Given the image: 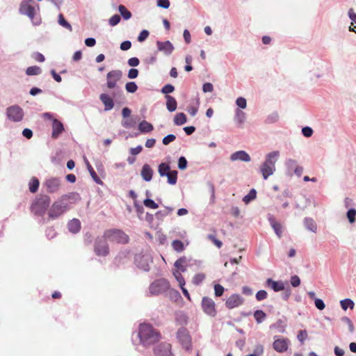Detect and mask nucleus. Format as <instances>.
Returning <instances> with one entry per match:
<instances>
[{
    "label": "nucleus",
    "instance_id": "nucleus-59",
    "mask_svg": "<svg viewBox=\"0 0 356 356\" xmlns=\"http://www.w3.org/2000/svg\"><path fill=\"white\" fill-rule=\"evenodd\" d=\"M291 284L293 287H297L300 284V280L298 276L293 275L291 278Z\"/></svg>",
    "mask_w": 356,
    "mask_h": 356
},
{
    "label": "nucleus",
    "instance_id": "nucleus-33",
    "mask_svg": "<svg viewBox=\"0 0 356 356\" xmlns=\"http://www.w3.org/2000/svg\"><path fill=\"white\" fill-rule=\"evenodd\" d=\"M170 170V165L165 163H161L158 167V172L161 177H165Z\"/></svg>",
    "mask_w": 356,
    "mask_h": 356
},
{
    "label": "nucleus",
    "instance_id": "nucleus-20",
    "mask_svg": "<svg viewBox=\"0 0 356 356\" xmlns=\"http://www.w3.org/2000/svg\"><path fill=\"white\" fill-rule=\"evenodd\" d=\"M153 172H154V171L152 169V168L149 166V165L144 164L142 168L140 175L145 181H149L152 179Z\"/></svg>",
    "mask_w": 356,
    "mask_h": 356
},
{
    "label": "nucleus",
    "instance_id": "nucleus-17",
    "mask_svg": "<svg viewBox=\"0 0 356 356\" xmlns=\"http://www.w3.org/2000/svg\"><path fill=\"white\" fill-rule=\"evenodd\" d=\"M157 48L159 51H163L166 55H170L174 50V47L170 41L156 42Z\"/></svg>",
    "mask_w": 356,
    "mask_h": 356
},
{
    "label": "nucleus",
    "instance_id": "nucleus-1",
    "mask_svg": "<svg viewBox=\"0 0 356 356\" xmlns=\"http://www.w3.org/2000/svg\"><path fill=\"white\" fill-rule=\"evenodd\" d=\"M138 337L140 342L146 346L159 341L161 339V334L150 324L143 323L140 325Z\"/></svg>",
    "mask_w": 356,
    "mask_h": 356
},
{
    "label": "nucleus",
    "instance_id": "nucleus-32",
    "mask_svg": "<svg viewBox=\"0 0 356 356\" xmlns=\"http://www.w3.org/2000/svg\"><path fill=\"white\" fill-rule=\"evenodd\" d=\"M86 165H87V168L90 172L92 178L93 179V180L97 184H102V183H103L102 181L97 176L95 170L92 168V167L91 166V165L90 164V163L88 161H86Z\"/></svg>",
    "mask_w": 356,
    "mask_h": 356
},
{
    "label": "nucleus",
    "instance_id": "nucleus-51",
    "mask_svg": "<svg viewBox=\"0 0 356 356\" xmlns=\"http://www.w3.org/2000/svg\"><path fill=\"white\" fill-rule=\"evenodd\" d=\"M268 293L264 290H260L256 293V299L261 301L267 298Z\"/></svg>",
    "mask_w": 356,
    "mask_h": 356
},
{
    "label": "nucleus",
    "instance_id": "nucleus-12",
    "mask_svg": "<svg viewBox=\"0 0 356 356\" xmlns=\"http://www.w3.org/2000/svg\"><path fill=\"white\" fill-rule=\"evenodd\" d=\"M6 114L8 118L13 122H19L24 117V111L18 106H12L7 108Z\"/></svg>",
    "mask_w": 356,
    "mask_h": 356
},
{
    "label": "nucleus",
    "instance_id": "nucleus-39",
    "mask_svg": "<svg viewBox=\"0 0 356 356\" xmlns=\"http://www.w3.org/2000/svg\"><path fill=\"white\" fill-rule=\"evenodd\" d=\"M182 272H180L178 270H175L173 271V275L175 276L177 281L179 282V285L180 286H185V280L184 277L181 275Z\"/></svg>",
    "mask_w": 356,
    "mask_h": 356
},
{
    "label": "nucleus",
    "instance_id": "nucleus-25",
    "mask_svg": "<svg viewBox=\"0 0 356 356\" xmlns=\"http://www.w3.org/2000/svg\"><path fill=\"white\" fill-rule=\"evenodd\" d=\"M166 107L170 112H173L177 109V103L175 97L170 95H165Z\"/></svg>",
    "mask_w": 356,
    "mask_h": 356
},
{
    "label": "nucleus",
    "instance_id": "nucleus-22",
    "mask_svg": "<svg viewBox=\"0 0 356 356\" xmlns=\"http://www.w3.org/2000/svg\"><path fill=\"white\" fill-rule=\"evenodd\" d=\"M63 202L70 201L71 203L75 204L81 200L79 194L76 192L69 193L68 194L64 195L60 198Z\"/></svg>",
    "mask_w": 356,
    "mask_h": 356
},
{
    "label": "nucleus",
    "instance_id": "nucleus-58",
    "mask_svg": "<svg viewBox=\"0 0 356 356\" xmlns=\"http://www.w3.org/2000/svg\"><path fill=\"white\" fill-rule=\"evenodd\" d=\"M135 122L133 119H127L125 120H123L122 122V125L124 128H131L134 126Z\"/></svg>",
    "mask_w": 356,
    "mask_h": 356
},
{
    "label": "nucleus",
    "instance_id": "nucleus-3",
    "mask_svg": "<svg viewBox=\"0 0 356 356\" xmlns=\"http://www.w3.org/2000/svg\"><path fill=\"white\" fill-rule=\"evenodd\" d=\"M104 237L111 243L126 244L129 241V237L122 230L118 229H107L104 232Z\"/></svg>",
    "mask_w": 356,
    "mask_h": 356
},
{
    "label": "nucleus",
    "instance_id": "nucleus-38",
    "mask_svg": "<svg viewBox=\"0 0 356 356\" xmlns=\"http://www.w3.org/2000/svg\"><path fill=\"white\" fill-rule=\"evenodd\" d=\"M42 70L40 69V67H38V66H31V67H29L26 70V73L27 75H38L41 73Z\"/></svg>",
    "mask_w": 356,
    "mask_h": 356
},
{
    "label": "nucleus",
    "instance_id": "nucleus-45",
    "mask_svg": "<svg viewBox=\"0 0 356 356\" xmlns=\"http://www.w3.org/2000/svg\"><path fill=\"white\" fill-rule=\"evenodd\" d=\"M144 205L150 209H156L159 207V205L152 200L151 199H145L143 201Z\"/></svg>",
    "mask_w": 356,
    "mask_h": 356
},
{
    "label": "nucleus",
    "instance_id": "nucleus-49",
    "mask_svg": "<svg viewBox=\"0 0 356 356\" xmlns=\"http://www.w3.org/2000/svg\"><path fill=\"white\" fill-rule=\"evenodd\" d=\"M174 90L175 88L172 85L167 84L162 88L161 92L166 95H169L168 94L172 92Z\"/></svg>",
    "mask_w": 356,
    "mask_h": 356
},
{
    "label": "nucleus",
    "instance_id": "nucleus-8",
    "mask_svg": "<svg viewBox=\"0 0 356 356\" xmlns=\"http://www.w3.org/2000/svg\"><path fill=\"white\" fill-rule=\"evenodd\" d=\"M170 287V284L165 279H160L154 281L149 286V292L152 295H159L166 291Z\"/></svg>",
    "mask_w": 356,
    "mask_h": 356
},
{
    "label": "nucleus",
    "instance_id": "nucleus-30",
    "mask_svg": "<svg viewBox=\"0 0 356 356\" xmlns=\"http://www.w3.org/2000/svg\"><path fill=\"white\" fill-rule=\"evenodd\" d=\"M177 170H170L165 177L168 178V184L171 185H175L177 181Z\"/></svg>",
    "mask_w": 356,
    "mask_h": 356
},
{
    "label": "nucleus",
    "instance_id": "nucleus-53",
    "mask_svg": "<svg viewBox=\"0 0 356 356\" xmlns=\"http://www.w3.org/2000/svg\"><path fill=\"white\" fill-rule=\"evenodd\" d=\"M187 166V161L185 157L181 156L178 161V168L180 170H184Z\"/></svg>",
    "mask_w": 356,
    "mask_h": 356
},
{
    "label": "nucleus",
    "instance_id": "nucleus-5",
    "mask_svg": "<svg viewBox=\"0 0 356 356\" xmlns=\"http://www.w3.org/2000/svg\"><path fill=\"white\" fill-rule=\"evenodd\" d=\"M50 204V197L44 195L38 198L32 205V210L36 215L43 216Z\"/></svg>",
    "mask_w": 356,
    "mask_h": 356
},
{
    "label": "nucleus",
    "instance_id": "nucleus-54",
    "mask_svg": "<svg viewBox=\"0 0 356 356\" xmlns=\"http://www.w3.org/2000/svg\"><path fill=\"white\" fill-rule=\"evenodd\" d=\"M236 105L241 108H245L247 106L246 99L243 97H238L236 101Z\"/></svg>",
    "mask_w": 356,
    "mask_h": 356
},
{
    "label": "nucleus",
    "instance_id": "nucleus-4",
    "mask_svg": "<svg viewBox=\"0 0 356 356\" xmlns=\"http://www.w3.org/2000/svg\"><path fill=\"white\" fill-rule=\"evenodd\" d=\"M69 208L70 206L68 203L63 202L60 199H59L51 207L48 213L49 217L51 219L57 218L69 209Z\"/></svg>",
    "mask_w": 356,
    "mask_h": 356
},
{
    "label": "nucleus",
    "instance_id": "nucleus-29",
    "mask_svg": "<svg viewBox=\"0 0 356 356\" xmlns=\"http://www.w3.org/2000/svg\"><path fill=\"white\" fill-rule=\"evenodd\" d=\"M187 121L186 115L184 113H177L174 118V123L176 125H182Z\"/></svg>",
    "mask_w": 356,
    "mask_h": 356
},
{
    "label": "nucleus",
    "instance_id": "nucleus-35",
    "mask_svg": "<svg viewBox=\"0 0 356 356\" xmlns=\"http://www.w3.org/2000/svg\"><path fill=\"white\" fill-rule=\"evenodd\" d=\"M172 247L174 250L181 252L184 250V245L182 241L179 240H175L172 242Z\"/></svg>",
    "mask_w": 356,
    "mask_h": 356
},
{
    "label": "nucleus",
    "instance_id": "nucleus-28",
    "mask_svg": "<svg viewBox=\"0 0 356 356\" xmlns=\"http://www.w3.org/2000/svg\"><path fill=\"white\" fill-rule=\"evenodd\" d=\"M138 129L143 133H149L153 130L154 127L152 124L143 120L139 124Z\"/></svg>",
    "mask_w": 356,
    "mask_h": 356
},
{
    "label": "nucleus",
    "instance_id": "nucleus-52",
    "mask_svg": "<svg viewBox=\"0 0 356 356\" xmlns=\"http://www.w3.org/2000/svg\"><path fill=\"white\" fill-rule=\"evenodd\" d=\"M120 21V17L118 15H114L109 19V24L112 26L117 25Z\"/></svg>",
    "mask_w": 356,
    "mask_h": 356
},
{
    "label": "nucleus",
    "instance_id": "nucleus-56",
    "mask_svg": "<svg viewBox=\"0 0 356 356\" xmlns=\"http://www.w3.org/2000/svg\"><path fill=\"white\" fill-rule=\"evenodd\" d=\"M149 33L148 31L143 30L138 37V40L140 42L145 41L149 36Z\"/></svg>",
    "mask_w": 356,
    "mask_h": 356
},
{
    "label": "nucleus",
    "instance_id": "nucleus-43",
    "mask_svg": "<svg viewBox=\"0 0 356 356\" xmlns=\"http://www.w3.org/2000/svg\"><path fill=\"white\" fill-rule=\"evenodd\" d=\"M256 196H257V192L254 189H252L250 190V191L249 192V193L248 195H246L243 200L245 203L248 204V202H250V201L254 200L256 198Z\"/></svg>",
    "mask_w": 356,
    "mask_h": 356
},
{
    "label": "nucleus",
    "instance_id": "nucleus-26",
    "mask_svg": "<svg viewBox=\"0 0 356 356\" xmlns=\"http://www.w3.org/2000/svg\"><path fill=\"white\" fill-rule=\"evenodd\" d=\"M186 264H187L186 258L185 257H180L175 263V266L177 268L176 270H178L182 273L186 272Z\"/></svg>",
    "mask_w": 356,
    "mask_h": 356
},
{
    "label": "nucleus",
    "instance_id": "nucleus-41",
    "mask_svg": "<svg viewBox=\"0 0 356 356\" xmlns=\"http://www.w3.org/2000/svg\"><path fill=\"white\" fill-rule=\"evenodd\" d=\"M266 315L262 310H257L254 313V317L258 323H261L266 318Z\"/></svg>",
    "mask_w": 356,
    "mask_h": 356
},
{
    "label": "nucleus",
    "instance_id": "nucleus-16",
    "mask_svg": "<svg viewBox=\"0 0 356 356\" xmlns=\"http://www.w3.org/2000/svg\"><path fill=\"white\" fill-rule=\"evenodd\" d=\"M47 191L55 193L58 191L60 186V181L58 178H50L45 181Z\"/></svg>",
    "mask_w": 356,
    "mask_h": 356
},
{
    "label": "nucleus",
    "instance_id": "nucleus-6",
    "mask_svg": "<svg viewBox=\"0 0 356 356\" xmlns=\"http://www.w3.org/2000/svg\"><path fill=\"white\" fill-rule=\"evenodd\" d=\"M107 238L104 237V234L102 236H98L95 241L94 250L97 256L106 257L109 253V248L107 243Z\"/></svg>",
    "mask_w": 356,
    "mask_h": 356
},
{
    "label": "nucleus",
    "instance_id": "nucleus-60",
    "mask_svg": "<svg viewBox=\"0 0 356 356\" xmlns=\"http://www.w3.org/2000/svg\"><path fill=\"white\" fill-rule=\"evenodd\" d=\"M208 238H209V240H211V241H212V242H213V243H214V244H215V245H216L218 248H221V247H222V243L220 241L218 240V239L215 237V236L210 234V235H209V236H208Z\"/></svg>",
    "mask_w": 356,
    "mask_h": 356
},
{
    "label": "nucleus",
    "instance_id": "nucleus-36",
    "mask_svg": "<svg viewBox=\"0 0 356 356\" xmlns=\"http://www.w3.org/2000/svg\"><path fill=\"white\" fill-rule=\"evenodd\" d=\"M58 24L63 27L68 29L70 31H72L71 24L65 20L63 15L61 13L58 15Z\"/></svg>",
    "mask_w": 356,
    "mask_h": 356
},
{
    "label": "nucleus",
    "instance_id": "nucleus-48",
    "mask_svg": "<svg viewBox=\"0 0 356 356\" xmlns=\"http://www.w3.org/2000/svg\"><path fill=\"white\" fill-rule=\"evenodd\" d=\"M356 209H350L347 212V218L350 223L355 221Z\"/></svg>",
    "mask_w": 356,
    "mask_h": 356
},
{
    "label": "nucleus",
    "instance_id": "nucleus-50",
    "mask_svg": "<svg viewBox=\"0 0 356 356\" xmlns=\"http://www.w3.org/2000/svg\"><path fill=\"white\" fill-rule=\"evenodd\" d=\"M297 337L301 343L303 344L305 340L307 338V332L305 330H300Z\"/></svg>",
    "mask_w": 356,
    "mask_h": 356
},
{
    "label": "nucleus",
    "instance_id": "nucleus-24",
    "mask_svg": "<svg viewBox=\"0 0 356 356\" xmlns=\"http://www.w3.org/2000/svg\"><path fill=\"white\" fill-rule=\"evenodd\" d=\"M67 227L70 232L76 234L81 229V222L79 220L74 218L68 222Z\"/></svg>",
    "mask_w": 356,
    "mask_h": 356
},
{
    "label": "nucleus",
    "instance_id": "nucleus-42",
    "mask_svg": "<svg viewBox=\"0 0 356 356\" xmlns=\"http://www.w3.org/2000/svg\"><path fill=\"white\" fill-rule=\"evenodd\" d=\"M236 120L240 124H243L245 120V113L240 109H236Z\"/></svg>",
    "mask_w": 356,
    "mask_h": 356
},
{
    "label": "nucleus",
    "instance_id": "nucleus-10",
    "mask_svg": "<svg viewBox=\"0 0 356 356\" xmlns=\"http://www.w3.org/2000/svg\"><path fill=\"white\" fill-rule=\"evenodd\" d=\"M177 337L184 349L186 350L191 349V337L186 328L181 327L179 329L177 333Z\"/></svg>",
    "mask_w": 356,
    "mask_h": 356
},
{
    "label": "nucleus",
    "instance_id": "nucleus-63",
    "mask_svg": "<svg viewBox=\"0 0 356 356\" xmlns=\"http://www.w3.org/2000/svg\"><path fill=\"white\" fill-rule=\"evenodd\" d=\"M302 133L305 137H310L313 134V130L309 127H305L302 128Z\"/></svg>",
    "mask_w": 356,
    "mask_h": 356
},
{
    "label": "nucleus",
    "instance_id": "nucleus-14",
    "mask_svg": "<svg viewBox=\"0 0 356 356\" xmlns=\"http://www.w3.org/2000/svg\"><path fill=\"white\" fill-rule=\"evenodd\" d=\"M244 302V299L238 294H232L230 296L225 302V306L229 309H234L242 305Z\"/></svg>",
    "mask_w": 356,
    "mask_h": 356
},
{
    "label": "nucleus",
    "instance_id": "nucleus-34",
    "mask_svg": "<svg viewBox=\"0 0 356 356\" xmlns=\"http://www.w3.org/2000/svg\"><path fill=\"white\" fill-rule=\"evenodd\" d=\"M39 180L36 177H32L29 182V191L31 193H35L39 187Z\"/></svg>",
    "mask_w": 356,
    "mask_h": 356
},
{
    "label": "nucleus",
    "instance_id": "nucleus-61",
    "mask_svg": "<svg viewBox=\"0 0 356 356\" xmlns=\"http://www.w3.org/2000/svg\"><path fill=\"white\" fill-rule=\"evenodd\" d=\"M208 238H209V240H211V241H212V242H213V243H214V244H215V245H216L218 248H221V247H222V243L220 241L218 240V239L215 237V236L210 234V235H209V236H208Z\"/></svg>",
    "mask_w": 356,
    "mask_h": 356
},
{
    "label": "nucleus",
    "instance_id": "nucleus-21",
    "mask_svg": "<svg viewBox=\"0 0 356 356\" xmlns=\"http://www.w3.org/2000/svg\"><path fill=\"white\" fill-rule=\"evenodd\" d=\"M267 286L271 288L274 291H280L284 289V285L282 282L274 281L271 278L266 280Z\"/></svg>",
    "mask_w": 356,
    "mask_h": 356
},
{
    "label": "nucleus",
    "instance_id": "nucleus-46",
    "mask_svg": "<svg viewBox=\"0 0 356 356\" xmlns=\"http://www.w3.org/2000/svg\"><path fill=\"white\" fill-rule=\"evenodd\" d=\"M125 88L127 92L133 93L137 90L138 86L135 82H128L125 85Z\"/></svg>",
    "mask_w": 356,
    "mask_h": 356
},
{
    "label": "nucleus",
    "instance_id": "nucleus-7",
    "mask_svg": "<svg viewBox=\"0 0 356 356\" xmlns=\"http://www.w3.org/2000/svg\"><path fill=\"white\" fill-rule=\"evenodd\" d=\"M201 306L203 312L211 317H215L217 315V309L216 303L211 298L204 296L202 299Z\"/></svg>",
    "mask_w": 356,
    "mask_h": 356
},
{
    "label": "nucleus",
    "instance_id": "nucleus-27",
    "mask_svg": "<svg viewBox=\"0 0 356 356\" xmlns=\"http://www.w3.org/2000/svg\"><path fill=\"white\" fill-rule=\"evenodd\" d=\"M269 221L270 223V225L272 226L273 229H274L275 234L278 236V238L282 237V225L280 223L276 222L273 218H270Z\"/></svg>",
    "mask_w": 356,
    "mask_h": 356
},
{
    "label": "nucleus",
    "instance_id": "nucleus-18",
    "mask_svg": "<svg viewBox=\"0 0 356 356\" xmlns=\"http://www.w3.org/2000/svg\"><path fill=\"white\" fill-rule=\"evenodd\" d=\"M157 356H172L171 345L170 343H162L156 349Z\"/></svg>",
    "mask_w": 356,
    "mask_h": 356
},
{
    "label": "nucleus",
    "instance_id": "nucleus-57",
    "mask_svg": "<svg viewBox=\"0 0 356 356\" xmlns=\"http://www.w3.org/2000/svg\"><path fill=\"white\" fill-rule=\"evenodd\" d=\"M156 4L159 7L165 9L168 8L170 5L169 0H157Z\"/></svg>",
    "mask_w": 356,
    "mask_h": 356
},
{
    "label": "nucleus",
    "instance_id": "nucleus-23",
    "mask_svg": "<svg viewBox=\"0 0 356 356\" xmlns=\"http://www.w3.org/2000/svg\"><path fill=\"white\" fill-rule=\"evenodd\" d=\"M100 100L104 105L105 111H110L114 106V103L113 99L109 97L107 94L103 93L99 97Z\"/></svg>",
    "mask_w": 356,
    "mask_h": 356
},
{
    "label": "nucleus",
    "instance_id": "nucleus-47",
    "mask_svg": "<svg viewBox=\"0 0 356 356\" xmlns=\"http://www.w3.org/2000/svg\"><path fill=\"white\" fill-rule=\"evenodd\" d=\"M225 291L224 287L220 284H216L214 285V293L217 297H220L222 296Z\"/></svg>",
    "mask_w": 356,
    "mask_h": 356
},
{
    "label": "nucleus",
    "instance_id": "nucleus-62",
    "mask_svg": "<svg viewBox=\"0 0 356 356\" xmlns=\"http://www.w3.org/2000/svg\"><path fill=\"white\" fill-rule=\"evenodd\" d=\"M208 238H209V240H211V241H212V242H213V243H214V244H215V245H216L218 248H221V247H222V243L220 241L218 240V239L215 237V236L210 234V235H209V236H208Z\"/></svg>",
    "mask_w": 356,
    "mask_h": 356
},
{
    "label": "nucleus",
    "instance_id": "nucleus-31",
    "mask_svg": "<svg viewBox=\"0 0 356 356\" xmlns=\"http://www.w3.org/2000/svg\"><path fill=\"white\" fill-rule=\"evenodd\" d=\"M305 226L306 228L312 232H316L317 229V226L314 220L312 218H305L304 221Z\"/></svg>",
    "mask_w": 356,
    "mask_h": 356
},
{
    "label": "nucleus",
    "instance_id": "nucleus-64",
    "mask_svg": "<svg viewBox=\"0 0 356 356\" xmlns=\"http://www.w3.org/2000/svg\"><path fill=\"white\" fill-rule=\"evenodd\" d=\"M264 352V347L261 345L257 346L254 353L248 355V356H258V355H261Z\"/></svg>",
    "mask_w": 356,
    "mask_h": 356
},
{
    "label": "nucleus",
    "instance_id": "nucleus-9",
    "mask_svg": "<svg viewBox=\"0 0 356 356\" xmlns=\"http://www.w3.org/2000/svg\"><path fill=\"white\" fill-rule=\"evenodd\" d=\"M33 4V0H23L19 6V13L28 16L32 21H33L35 15V9Z\"/></svg>",
    "mask_w": 356,
    "mask_h": 356
},
{
    "label": "nucleus",
    "instance_id": "nucleus-44",
    "mask_svg": "<svg viewBox=\"0 0 356 356\" xmlns=\"http://www.w3.org/2000/svg\"><path fill=\"white\" fill-rule=\"evenodd\" d=\"M341 306L343 310H346L348 307L353 309L354 307V302L350 299H345L341 301Z\"/></svg>",
    "mask_w": 356,
    "mask_h": 356
},
{
    "label": "nucleus",
    "instance_id": "nucleus-2",
    "mask_svg": "<svg viewBox=\"0 0 356 356\" xmlns=\"http://www.w3.org/2000/svg\"><path fill=\"white\" fill-rule=\"evenodd\" d=\"M280 155L278 151L272 152L266 155L264 163L261 165L260 170L264 179L273 174L275 170V163Z\"/></svg>",
    "mask_w": 356,
    "mask_h": 356
},
{
    "label": "nucleus",
    "instance_id": "nucleus-11",
    "mask_svg": "<svg viewBox=\"0 0 356 356\" xmlns=\"http://www.w3.org/2000/svg\"><path fill=\"white\" fill-rule=\"evenodd\" d=\"M273 343V349L280 353L286 352L290 345V340L288 338L275 337Z\"/></svg>",
    "mask_w": 356,
    "mask_h": 356
},
{
    "label": "nucleus",
    "instance_id": "nucleus-55",
    "mask_svg": "<svg viewBox=\"0 0 356 356\" xmlns=\"http://www.w3.org/2000/svg\"><path fill=\"white\" fill-rule=\"evenodd\" d=\"M176 139V136L173 134H169L163 138V144L165 145H168L170 143L173 142Z\"/></svg>",
    "mask_w": 356,
    "mask_h": 356
},
{
    "label": "nucleus",
    "instance_id": "nucleus-19",
    "mask_svg": "<svg viewBox=\"0 0 356 356\" xmlns=\"http://www.w3.org/2000/svg\"><path fill=\"white\" fill-rule=\"evenodd\" d=\"M230 159L233 161L240 160L245 162H249L251 160L250 155L243 150L233 153L230 156Z\"/></svg>",
    "mask_w": 356,
    "mask_h": 356
},
{
    "label": "nucleus",
    "instance_id": "nucleus-40",
    "mask_svg": "<svg viewBox=\"0 0 356 356\" xmlns=\"http://www.w3.org/2000/svg\"><path fill=\"white\" fill-rule=\"evenodd\" d=\"M206 278V275L203 273H197L193 278V283L195 285L200 284Z\"/></svg>",
    "mask_w": 356,
    "mask_h": 356
},
{
    "label": "nucleus",
    "instance_id": "nucleus-37",
    "mask_svg": "<svg viewBox=\"0 0 356 356\" xmlns=\"http://www.w3.org/2000/svg\"><path fill=\"white\" fill-rule=\"evenodd\" d=\"M118 10L122 15V17L124 19H129L131 17V13L130 11H129L126 7L123 5H120L118 7Z\"/></svg>",
    "mask_w": 356,
    "mask_h": 356
},
{
    "label": "nucleus",
    "instance_id": "nucleus-15",
    "mask_svg": "<svg viewBox=\"0 0 356 356\" xmlns=\"http://www.w3.org/2000/svg\"><path fill=\"white\" fill-rule=\"evenodd\" d=\"M64 131L63 123L57 119H53L51 138L56 139Z\"/></svg>",
    "mask_w": 356,
    "mask_h": 356
},
{
    "label": "nucleus",
    "instance_id": "nucleus-13",
    "mask_svg": "<svg viewBox=\"0 0 356 356\" xmlns=\"http://www.w3.org/2000/svg\"><path fill=\"white\" fill-rule=\"evenodd\" d=\"M122 76V71L115 70L110 71L106 75V86L109 89L115 88L117 82L121 79Z\"/></svg>",
    "mask_w": 356,
    "mask_h": 356
}]
</instances>
